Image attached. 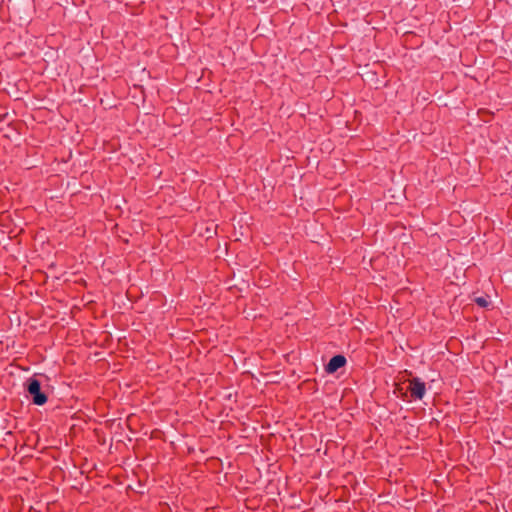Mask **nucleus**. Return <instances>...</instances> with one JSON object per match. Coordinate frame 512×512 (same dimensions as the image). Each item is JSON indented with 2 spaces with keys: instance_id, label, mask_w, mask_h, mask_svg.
<instances>
[{
  "instance_id": "obj_4",
  "label": "nucleus",
  "mask_w": 512,
  "mask_h": 512,
  "mask_svg": "<svg viewBox=\"0 0 512 512\" xmlns=\"http://www.w3.org/2000/svg\"><path fill=\"white\" fill-rule=\"evenodd\" d=\"M475 303L483 308H486L489 306V301L485 297H477L475 298Z\"/></svg>"
},
{
  "instance_id": "obj_2",
  "label": "nucleus",
  "mask_w": 512,
  "mask_h": 512,
  "mask_svg": "<svg viewBox=\"0 0 512 512\" xmlns=\"http://www.w3.org/2000/svg\"><path fill=\"white\" fill-rule=\"evenodd\" d=\"M408 391L412 398L421 400L425 395L426 385L420 378L415 377L410 380Z\"/></svg>"
},
{
  "instance_id": "obj_3",
  "label": "nucleus",
  "mask_w": 512,
  "mask_h": 512,
  "mask_svg": "<svg viewBox=\"0 0 512 512\" xmlns=\"http://www.w3.org/2000/svg\"><path fill=\"white\" fill-rule=\"evenodd\" d=\"M346 358L343 355H335L333 356L328 364L326 365V371L328 373H334L341 367L345 366Z\"/></svg>"
},
{
  "instance_id": "obj_1",
  "label": "nucleus",
  "mask_w": 512,
  "mask_h": 512,
  "mask_svg": "<svg viewBox=\"0 0 512 512\" xmlns=\"http://www.w3.org/2000/svg\"><path fill=\"white\" fill-rule=\"evenodd\" d=\"M26 390L31 396L33 404L42 406L47 402V395L41 390V384L36 378L32 377L27 380Z\"/></svg>"
}]
</instances>
